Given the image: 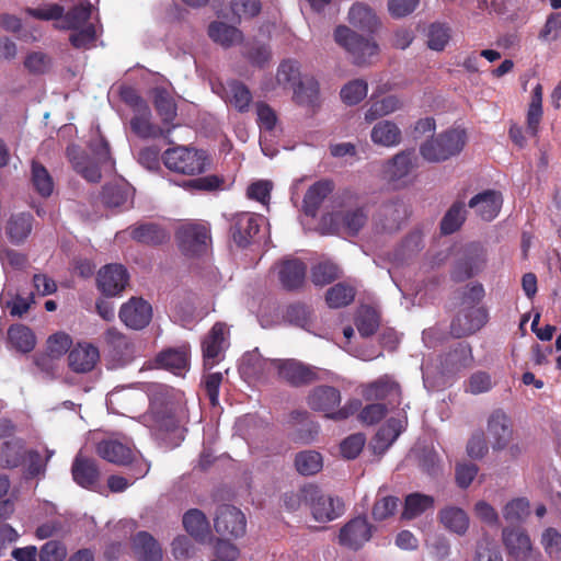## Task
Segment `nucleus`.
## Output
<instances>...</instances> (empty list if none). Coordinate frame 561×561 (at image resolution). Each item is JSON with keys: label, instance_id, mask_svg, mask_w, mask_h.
Here are the masks:
<instances>
[{"label": "nucleus", "instance_id": "f257e3e1", "mask_svg": "<svg viewBox=\"0 0 561 561\" xmlns=\"http://www.w3.org/2000/svg\"><path fill=\"white\" fill-rule=\"evenodd\" d=\"M341 391L333 386L320 385L313 387L306 397L310 410L323 413L327 419L344 421L352 416L360 407L357 399L348 400L341 407Z\"/></svg>", "mask_w": 561, "mask_h": 561}, {"label": "nucleus", "instance_id": "f03ea898", "mask_svg": "<svg viewBox=\"0 0 561 561\" xmlns=\"http://www.w3.org/2000/svg\"><path fill=\"white\" fill-rule=\"evenodd\" d=\"M161 158L167 169L184 175L202 174L211 164V159L205 150L186 146L169 148Z\"/></svg>", "mask_w": 561, "mask_h": 561}, {"label": "nucleus", "instance_id": "7ed1b4c3", "mask_svg": "<svg viewBox=\"0 0 561 561\" xmlns=\"http://www.w3.org/2000/svg\"><path fill=\"white\" fill-rule=\"evenodd\" d=\"M466 140L463 129L451 128L423 142L420 153L428 162L446 161L462 151Z\"/></svg>", "mask_w": 561, "mask_h": 561}, {"label": "nucleus", "instance_id": "20e7f679", "mask_svg": "<svg viewBox=\"0 0 561 561\" xmlns=\"http://www.w3.org/2000/svg\"><path fill=\"white\" fill-rule=\"evenodd\" d=\"M151 427L158 438L162 440H181L184 438L180 426V419L172 402H163L157 399L150 403Z\"/></svg>", "mask_w": 561, "mask_h": 561}, {"label": "nucleus", "instance_id": "39448f33", "mask_svg": "<svg viewBox=\"0 0 561 561\" xmlns=\"http://www.w3.org/2000/svg\"><path fill=\"white\" fill-rule=\"evenodd\" d=\"M334 38L339 45L352 55L353 62L357 66L368 64L370 58L379 53V46L376 42L358 35L344 25L336 27Z\"/></svg>", "mask_w": 561, "mask_h": 561}, {"label": "nucleus", "instance_id": "423d86ee", "mask_svg": "<svg viewBox=\"0 0 561 561\" xmlns=\"http://www.w3.org/2000/svg\"><path fill=\"white\" fill-rule=\"evenodd\" d=\"M181 252L185 256H199L207 252L211 242L210 229L207 224L186 222L175 233Z\"/></svg>", "mask_w": 561, "mask_h": 561}, {"label": "nucleus", "instance_id": "0eeeda50", "mask_svg": "<svg viewBox=\"0 0 561 561\" xmlns=\"http://www.w3.org/2000/svg\"><path fill=\"white\" fill-rule=\"evenodd\" d=\"M486 264V252L479 243L468 244L455 261L450 278L461 283L481 273Z\"/></svg>", "mask_w": 561, "mask_h": 561}, {"label": "nucleus", "instance_id": "6e6552de", "mask_svg": "<svg viewBox=\"0 0 561 561\" xmlns=\"http://www.w3.org/2000/svg\"><path fill=\"white\" fill-rule=\"evenodd\" d=\"M489 321L484 306L462 308L450 323V334L456 339L466 337L480 331Z\"/></svg>", "mask_w": 561, "mask_h": 561}, {"label": "nucleus", "instance_id": "1a4fd4ad", "mask_svg": "<svg viewBox=\"0 0 561 561\" xmlns=\"http://www.w3.org/2000/svg\"><path fill=\"white\" fill-rule=\"evenodd\" d=\"M274 366L279 377L293 387H304L320 380L318 368L297 359H277Z\"/></svg>", "mask_w": 561, "mask_h": 561}, {"label": "nucleus", "instance_id": "9d476101", "mask_svg": "<svg viewBox=\"0 0 561 561\" xmlns=\"http://www.w3.org/2000/svg\"><path fill=\"white\" fill-rule=\"evenodd\" d=\"M227 325L216 322L202 341L203 365L205 369H211L224 359L225 350L228 346L226 334Z\"/></svg>", "mask_w": 561, "mask_h": 561}, {"label": "nucleus", "instance_id": "9b49d317", "mask_svg": "<svg viewBox=\"0 0 561 561\" xmlns=\"http://www.w3.org/2000/svg\"><path fill=\"white\" fill-rule=\"evenodd\" d=\"M214 527L222 537L240 538L245 534L247 519L239 508L224 504L217 508Z\"/></svg>", "mask_w": 561, "mask_h": 561}, {"label": "nucleus", "instance_id": "f8f14e48", "mask_svg": "<svg viewBox=\"0 0 561 561\" xmlns=\"http://www.w3.org/2000/svg\"><path fill=\"white\" fill-rule=\"evenodd\" d=\"M310 494V510L317 522H331L345 512V503L339 495H334L333 493Z\"/></svg>", "mask_w": 561, "mask_h": 561}, {"label": "nucleus", "instance_id": "ddd939ff", "mask_svg": "<svg viewBox=\"0 0 561 561\" xmlns=\"http://www.w3.org/2000/svg\"><path fill=\"white\" fill-rule=\"evenodd\" d=\"M375 527L364 516L347 522L340 530L339 543L353 550H358L369 541Z\"/></svg>", "mask_w": 561, "mask_h": 561}, {"label": "nucleus", "instance_id": "4468645a", "mask_svg": "<svg viewBox=\"0 0 561 561\" xmlns=\"http://www.w3.org/2000/svg\"><path fill=\"white\" fill-rule=\"evenodd\" d=\"M98 287L107 297L119 295L128 284L129 274L122 264H107L98 274Z\"/></svg>", "mask_w": 561, "mask_h": 561}, {"label": "nucleus", "instance_id": "2eb2a0df", "mask_svg": "<svg viewBox=\"0 0 561 561\" xmlns=\"http://www.w3.org/2000/svg\"><path fill=\"white\" fill-rule=\"evenodd\" d=\"M277 276L283 289L297 291L306 283L307 264L297 257L285 259L277 265Z\"/></svg>", "mask_w": 561, "mask_h": 561}, {"label": "nucleus", "instance_id": "dca6fc26", "mask_svg": "<svg viewBox=\"0 0 561 561\" xmlns=\"http://www.w3.org/2000/svg\"><path fill=\"white\" fill-rule=\"evenodd\" d=\"M118 316L126 327L134 330H141L150 323L152 308L151 305L142 298L133 297L129 301L123 304Z\"/></svg>", "mask_w": 561, "mask_h": 561}, {"label": "nucleus", "instance_id": "f3484780", "mask_svg": "<svg viewBox=\"0 0 561 561\" xmlns=\"http://www.w3.org/2000/svg\"><path fill=\"white\" fill-rule=\"evenodd\" d=\"M71 476L79 486L90 489L96 484L101 473L96 460L79 451L71 465Z\"/></svg>", "mask_w": 561, "mask_h": 561}, {"label": "nucleus", "instance_id": "a211bd4d", "mask_svg": "<svg viewBox=\"0 0 561 561\" xmlns=\"http://www.w3.org/2000/svg\"><path fill=\"white\" fill-rule=\"evenodd\" d=\"M488 433L492 439L493 450H503L513 436L511 419L502 410H495L488 419Z\"/></svg>", "mask_w": 561, "mask_h": 561}, {"label": "nucleus", "instance_id": "6ab92c4d", "mask_svg": "<svg viewBox=\"0 0 561 561\" xmlns=\"http://www.w3.org/2000/svg\"><path fill=\"white\" fill-rule=\"evenodd\" d=\"M176 125H172L165 128L160 127L151 122V110L149 106L135 112L134 117L130 119L131 130L140 138H165L168 142L172 141L169 139L171 131Z\"/></svg>", "mask_w": 561, "mask_h": 561}, {"label": "nucleus", "instance_id": "aec40b11", "mask_svg": "<svg viewBox=\"0 0 561 561\" xmlns=\"http://www.w3.org/2000/svg\"><path fill=\"white\" fill-rule=\"evenodd\" d=\"M364 398L368 401L387 400L391 405H399L401 403V387L386 375L365 388Z\"/></svg>", "mask_w": 561, "mask_h": 561}, {"label": "nucleus", "instance_id": "412c9836", "mask_svg": "<svg viewBox=\"0 0 561 561\" xmlns=\"http://www.w3.org/2000/svg\"><path fill=\"white\" fill-rule=\"evenodd\" d=\"M502 538L508 556L515 561H525L531 556L533 545L524 529L506 527L502 531Z\"/></svg>", "mask_w": 561, "mask_h": 561}, {"label": "nucleus", "instance_id": "4be33fe9", "mask_svg": "<svg viewBox=\"0 0 561 561\" xmlns=\"http://www.w3.org/2000/svg\"><path fill=\"white\" fill-rule=\"evenodd\" d=\"M96 451L104 460L118 466L131 465L136 457L131 446L118 439L101 440L96 446Z\"/></svg>", "mask_w": 561, "mask_h": 561}, {"label": "nucleus", "instance_id": "5701e85b", "mask_svg": "<svg viewBox=\"0 0 561 561\" xmlns=\"http://www.w3.org/2000/svg\"><path fill=\"white\" fill-rule=\"evenodd\" d=\"M259 230L260 226L254 214L240 213L234 215L231 220L230 233L234 243L240 248L249 245Z\"/></svg>", "mask_w": 561, "mask_h": 561}, {"label": "nucleus", "instance_id": "b1692460", "mask_svg": "<svg viewBox=\"0 0 561 561\" xmlns=\"http://www.w3.org/2000/svg\"><path fill=\"white\" fill-rule=\"evenodd\" d=\"M503 204L502 194L494 190H486L474 195L468 203L477 215L485 221L493 220L500 213Z\"/></svg>", "mask_w": 561, "mask_h": 561}, {"label": "nucleus", "instance_id": "393cba45", "mask_svg": "<svg viewBox=\"0 0 561 561\" xmlns=\"http://www.w3.org/2000/svg\"><path fill=\"white\" fill-rule=\"evenodd\" d=\"M154 362L160 368L184 376L190 367V351L186 346L167 348L157 354Z\"/></svg>", "mask_w": 561, "mask_h": 561}, {"label": "nucleus", "instance_id": "a878e982", "mask_svg": "<svg viewBox=\"0 0 561 561\" xmlns=\"http://www.w3.org/2000/svg\"><path fill=\"white\" fill-rule=\"evenodd\" d=\"M100 358L98 347L90 343H78L68 355L69 367L75 373L91 371Z\"/></svg>", "mask_w": 561, "mask_h": 561}, {"label": "nucleus", "instance_id": "bb28decb", "mask_svg": "<svg viewBox=\"0 0 561 561\" xmlns=\"http://www.w3.org/2000/svg\"><path fill=\"white\" fill-rule=\"evenodd\" d=\"M131 549L137 561H162V549L148 531H138L134 536Z\"/></svg>", "mask_w": 561, "mask_h": 561}, {"label": "nucleus", "instance_id": "cd10ccee", "mask_svg": "<svg viewBox=\"0 0 561 561\" xmlns=\"http://www.w3.org/2000/svg\"><path fill=\"white\" fill-rule=\"evenodd\" d=\"M182 524L186 533L197 542L204 543L210 535L209 522L198 508H191L184 515Z\"/></svg>", "mask_w": 561, "mask_h": 561}, {"label": "nucleus", "instance_id": "c85d7f7f", "mask_svg": "<svg viewBox=\"0 0 561 561\" xmlns=\"http://www.w3.org/2000/svg\"><path fill=\"white\" fill-rule=\"evenodd\" d=\"M333 182L322 180L313 183L306 192L302 209L307 216L316 217L322 202L332 193Z\"/></svg>", "mask_w": 561, "mask_h": 561}, {"label": "nucleus", "instance_id": "c756f323", "mask_svg": "<svg viewBox=\"0 0 561 561\" xmlns=\"http://www.w3.org/2000/svg\"><path fill=\"white\" fill-rule=\"evenodd\" d=\"M129 234L133 240L148 244L160 245L165 243L170 236L164 228L154 222H144L129 227Z\"/></svg>", "mask_w": 561, "mask_h": 561}, {"label": "nucleus", "instance_id": "7c9ffc66", "mask_svg": "<svg viewBox=\"0 0 561 561\" xmlns=\"http://www.w3.org/2000/svg\"><path fill=\"white\" fill-rule=\"evenodd\" d=\"M153 106L162 123L169 127L178 116V106L170 92L163 87H157L152 91Z\"/></svg>", "mask_w": 561, "mask_h": 561}, {"label": "nucleus", "instance_id": "2f4dec72", "mask_svg": "<svg viewBox=\"0 0 561 561\" xmlns=\"http://www.w3.org/2000/svg\"><path fill=\"white\" fill-rule=\"evenodd\" d=\"M25 442L22 438L5 440L0 447V467L4 469L18 468L25 459Z\"/></svg>", "mask_w": 561, "mask_h": 561}, {"label": "nucleus", "instance_id": "473e14b6", "mask_svg": "<svg viewBox=\"0 0 561 561\" xmlns=\"http://www.w3.org/2000/svg\"><path fill=\"white\" fill-rule=\"evenodd\" d=\"M407 423V416L402 419L390 417L387 420L375 436V448L381 450L388 449L405 430Z\"/></svg>", "mask_w": 561, "mask_h": 561}, {"label": "nucleus", "instance_id": "72a5a7b5", "mask_svg": "<svg viewBox=\"0 0 561 561\" xmlns=\"http://www.w3.org/2000/svg\"><path fill=\"white\" fill-rule=\"evenodd\" d=\"M348 21L362 31L374 33L379 26V20L375 12L364 3H354L348 12Z\"/></svg>", "mask_w": 561, "mask_h": 561}, {"label": "nucleus", "instance_id": "f704fd0d", "mask_svg": "<svg viewBox=\"0 0 561 561\" xmlns=\"http://www.w3.org/2000/svg\"><path fill=\"white\" fill-rule=\"evenodd\" d=\"M208 36L226 48L243 41V33L239 28L219 21L209 24Z\"/></svg>", "mask_w": 561, "mask_h": 561}, {"label": "nucleus", "instance_id": "c9c22d12", "mask_svg": "<svg viewBox=\"0 0 561 561\" xmlns=\"http://www.w3.org/2000/svg\"><path fill=\"white\" fill-rule=\"evenodd\" d=\"M370 137L376 145L393 147L401 141V130L393 122L381 121L373 127Z\"/></svg>", "mask_w": 561, "mask_h": 561}, {"label": "nucleus", "instance_id": "e433bc0d", "mask_svg": "<svg viewBox=\"0 0 561 561\" xmlns=\"http://www.w3.org/2000/svg\"><path fill=\"white\" fill-rule=\"evenodd\" d=\"M379 215L385 219L382 222L383 229L397 230L407 218L408 209L402 201H390L381 205Z\"/></svg>", "mask_w": 561, "mask_h": 561}, {"label": "nucleus", "instance_id": "4c0bfd02", "mask_svg": "<svg viewBox=\"0 0 561 561\" xmlns=\"http://www.w3.org/2000/svg\"><path fill=\"white\" fill-rule=\"evenodd\" d=\"M91 3L84 1L72 7L67 12L64 11L61 23L55 26L59 30H78L84 25L91 16Z\"/></svg>", "mask_w": 561, "mask_h": 561}, {"label": "nucleus", "instance_id": "58836bf2", "mask_svg": "<svg viewBox=\"0 0 561 561\" xmlns=\"http://www.w3.org/2000/svg\"><path fill=\"white\" fill-rule=\"evenodd\" d=\"M284 320L291 325L309 330L313 323L312 309L302 302H294L286 307Z\"/></svg>", "mask_w": 561, "mask_h": 561}, {"label": "nucleus", "instance_id": "ea45409f", "mask_svg": "<svg viewBox=\"0 0 561 561\" xmlns=\"http://www.w3.org/2000/svg\"><path fill=\"white\" fill-rule=\"evenodd\" d=\"M356 295V289L350 284L337 283L325 293V302L330 308L339 309L351 305Z\"/></svg>", "mask_w": 561, "mask_h": 561}, {"label": "nucleus", "instance_id": "a19ab883", "mask_svg": "<svg viewBox=\"0 0 561 561\" xmlns=\"http://www.w3.org/2000/svg\"><path fill=\"white\" fill-rule=\"evenodd\" d=\"M103 337L108 348L119 359H127L131 356L134 352L131 342L116 328H108L104 332Z\"/></svg>", "mask_w": 561, "mask_h": 561}, {"label": "nucleus", "instance_id": "79ce46f5", "mask_svg": "<svg viewBox=\"0 0 561 561\" xmlns=\"http://www.w3.org/2000/svg\"><path fill=\"white\" fill-rule=\"evenodd\" d=\"M439 518L445 528L457 535H465L469 528V517L467 513L459 507H446L442 510Z\"/></svg>", "mask_w": 561, "mask_h": 561}, {"label": "nucleus", "instance_id": "37998d69", "mask_svg": "<svg viewBox=\"0 0 561 561\" xmlns=\"http://www.w3.org/2000/svg\"><path fill=\"white\" fill-rule=\"evenodd\" d=\"M133 473L127 476L112 474L107 479V488L110 491H125L134 484L136 480L145 477L149 471V466L142 461H137L130 468Z\"/></svg>", "mask_w": 561, "mask_h": 561}, {"label": "nucleus", "instance_id": "c03bdc74", "mask_svg": "<svg viewBox=\"0 0 561 561\" xmlns=\"http://www.w3.org/2000/svg\"><path fill=\"white\" fill-rule=\"evenodd\" d=\"M227 88L229 104L240 113L248 112L252 102V93L249 88L239 80L229 81Z\"/></svg>", "mask_w": 561, "mask_h": 561}, {"label": "nucleus", "instance_id": "a18cd8bd", "mask_svg": "<svg viewBox=\"0 0 561 561\" xmlns=\"http://www.w3.org/2000/svg\"><path fill=\"white\" fill-rule=\"evenodd\" d=\"M319 96V83L313 77H304L294 88V99L300 105H316Z\"/></svg>", "mask_w": 561, "mask_h": 561}, {"label": "nucleus", "instance_id": "49530a36", "mask_svg": "<svg viewBox=\"0 0 561 561\" xmlns=\"http://www.w3.org/2000/svg\"><path fill=\"white\" fill-rule=\"evenodd\" d=\"M434 499L424 493H409L402 512L403 519H413L432 507Z\"/></svg>", "mask_w": 561, "mask_h": 561}, {"label": "nucleus", "instance_id": "de8ad7c7", "mask_svg": "<svg viewBox=\"0 0 561 561\" xmlns=\"http://www.w3.org/2000/svg\"><path fill=\"white\" fill-rule=\"evenodd\" d=\"M11 344L22 353L31 352L36 344V339L32 330L25 325H12L8 331Z\"/></svg>", "mask_w": 561, "mask_h": 561}, {"label": "nucleus", "instance_id": "09e8293b", "mask_svg": "<svg viewBox=\"0 0 561 561\" xmlns=\"http://www.w3.org/2000/svg\"><path fill=\"white\" fill-rule=\"evenodd\" d=\"M355 325L360 336L369 337L379 328V314L373 307H362L355 318Z\"/></svg>", "mask_w": 561, "mask_h": 561}, {"label": "nucleus", "instance_id": "8fccbe9b", "mask_svg": "<svg viewBox=\"0 0 561 561\" xmlns=\"http://www.w3.org/2000/svg\"><path fill=\"white\" fill-rule=\"evenodd\" d=\"M32 184L43 197H49L54 190V181L47 169L39 162L32 161Z\"/></svg>", "mask_w": 561, "mask_h": 561}, {"label": "nucleus", "instance_id": "3c124183", "mask_svg": "<svg viewBox=\"0 0 561 561\" xmlns=\"http://www.w3.org/2000/svg\"><path fill=\"white\" fill-rule=\"evenodd\" d=\"M466 220V209L462 202L454 203L440 221L443 234H451L460 229Z\"/></svg>", "mask_w": 561, "mask_h": 561}, {"label": "nucleus", "instance_id": "603ef678", "mask_svg": "<svg viewBox=\"0 0 561 561\" xmlns=\"http://www.w3.org/2000/svg\"><path fill=\"white\" fill-rule=\"evenodd\" d=\"M32 215L21 213L11 217L8 224V234L13 242L24 241L32 230Z\"/></svg>", "mask_w": 561, "mask_h": 561}, {"label": "nucleus", "instance_id": "864d4df0", "mask_svg": "<svg viewBox=\"0 0 561 561\" xmlns=\"http://www.w3.org/2000/svg\"><path fill=\"white\" fill-rule=\"evenodd\" d=\"M322 465V456L316 450H304L295 457L296 469L304 476L316 474L321 470Z\"/></svg>", "mask_w": 561, "mask_h": 561}, {"label": "nucleus", "instance_id": "5fc2aeb1", "mask_svg": "<svg viewBox=\"0 0 561 561\" xmlns=\"http://www.w3.org/2000/svg\"><path fill=\"white\" fill-rule=\"evenodd\" d=\"M68 157L70 158L75 170L87 181L96 183L101 180L102 174L99 165L91 161L87 156H72L70 148H68Z\"/></svg>", "mask_w": 561, "mask_h": 561}, {"label": "nucleus", "instance_id": "6e6d98bb", "mask_svg": "<svg viewBox=\"0 0 561 561\" xmlns=\"http://www.w3.org/2000/svg\"><path fill=\"white\" fill-rule=\"evenodd\" d=\"M401 107L400 100L394 95L385 96L381 100L373 101L365 113V119L369 123L386 116Z\"/></svg>", "mask_w": 561, "mask_h": 561}, {"label": "nucleus", "instance_id": "4d7b16f0", "mask_svg": "<svg viewBox=\"0 0 561 561\" xmlns=\"http://www.w3.org/2000/svg\"><path fill=\"white\" fill-rule=\"evenodd\" d=\"M413 167V154L403 151L393 157L387 172L392 181H398L405 178Z\"/></svg>", "mask_w": 561, "mask_h": 561}, {"label": "nucleus", "instance_id": "13d9d810", "mask_svg": "<svg viewBox=\"0 0 561 561\" xmlns=\"http://www.w3.org/2000/svg\"><path fill=\"white\" fill-rule=\"evenodd\" d=\"M340 276L336 264L332 262H320L311 268V280L316 286H325L331 284Z\"/></svg>", "mask_w": 561, "mask_h": 561}, {"label": "nucleus", "instance_id": "bf43d9fd", "mask_svg": "<svg viewBox=\"0 0 561 561\" xmlns=\"http://www.w3.org/2000/svg\"><path fill=\"white\" fill-rule=\"evenodd\" d=\"M128 198V190L119 184H105L101 192L102 203L110 208L124 205Z\"/></svg>", "mask_w": 561, "mask_h": 561}, {"label": "nucleus", "instance_id": "052dcab7", "mask_svg": "<svg viewBox=\"0 0 561 561\" xmlns=\"http://www.w3.org/2000/svg\"><path fill=\"white\" fill-rule=\"evenodd\" d=\"M427 38L428 48L442 51L450 39V28L443 23H432L428 27Z\"/></svg>", "mask_w": 561, "mask_h": 561}, {"label": "nucleus", "instance_id": "680f3d73", "mask_svg": "<svg viewBox=\"0 0 561 561\" xmlns=\"http://www.w3.org/2000/svg\"><path fill=\"white\" fill-rule=\"evenodd\" d=\"M225 183L222 176L210 174L183 182V187L190 191L214 192L220 190Z\"/></svg>", "mask_w": 561, "mask_h": 561}, {"label": "nucleus", "instance_id": "e2e57ef3", "mask_svg": "<svg viewBox=\"0 0 561 561\" xmlns=\"http://www.w3.org/2000/svg\"><path fill=\"white\" fill-rule=\"evenodd\" d=\"M368 85L366 81L356 79L345 84L341 90V98L348 105L358 104L367 95Z\"/></svg>", "mask_w": 561, "mask_h": 561}, {"label": "nucleus", "instance_id": "0e129e2a", "mask_svg": "<svg viewBox=\"0 0 561 561\" xmlns=\"http://www.w3.org/2000/svg\"><path fill=\"white\" fill-rule=\"evenodd\" d=\"M276 79L279 84H289L295 88L302 80L298 62L290 59L282 61L277 69Z\"/></svg>", "mask_w": 561, "mask_h": 561}, {"label": "nucleus", "instance_id": "69168bd1", "mask_svg": "<svg viewBox=\"0 0 561 561\" xmlns=\"http://www.w3.org/2000/svg\"><path fill=\"white\" fill-rule=\"evenodd\" d=\"M244 56L253 66L262 68L271 60L272 51L267 44L254 42L247 45Z\"/></svg>", "mask_w": 561, "mask_h": 561}, {"label": "nucleus", "instance_id": "338daca9", "mask_svg": "<svg viewBox=\"0 0 561 561\" xmlns=\"http://www.w3.org/2000/svg\"><path fill=\"white\" fill-rule=\"evenodd\" d=\"M230 9L238 21L241 18L253 19L261 13L262 3L261 0H231Z\"/></svg>", "mask_w": 561, "mask_h": 561}, {"label": "nucleus", "instance_id": "774afa93", "mask_svg": "<svg viewBox=\"0 0 561 561\" xmlns=\"http://www.w3.org/2000/svg\"><path fill=\"white\" fill-rule=\"evenodd\" d=\"M477 561H503L499 545L486 537L481 539L476 550Z\"/></svg>", "mask_w": 561, "mask_h": 561}]
</instances>
